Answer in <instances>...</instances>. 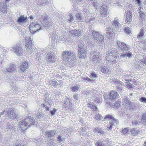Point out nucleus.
Masks as SVG:
<instances>
[{
  "instance_id": "nucleus-1",
  "label": "nucleus",
  "mask_w": 146,
  "mask_h": 146,
  "mask_svg": "<svg viewBox=\"0 0 146 146\" xmlns=\"http://www.w3.org/2000/svg\"><path fill=\"white\" fill-rule=\"evenodd\" d=\"M118 54L115 50H110L107 52L106 58V63L109 64L113 65L117 62L116 59Z\"/></svg>"
},
{
  "instance_id": "nucleus-2",
  "label": "nucleus",
  "mask_w": 146,
  "mask_h": 146,
  "mask_svg": "<svg viewBox=\"0 0 146 146\" xmlns=\"http://www.w3.org/2000/svg\"><path fill=\"white\" fill-rule=\"evenodd\" d=\"M37 121H35V120L33 117L31 116L28 117L23 120H22L19 122L20 127L22 128V129H26L27 128L25 129H23V126L28 127L30 126H32L33 125H36L37 124ZM24 131V130H23Z\"/></svg>"
},
{
  "instance_id": "nucleus-3",
  "label": "nucleus",
  "mask_w": 146,
  "mask_h": 146,
  "mask_svg": "<svg viewBox=\"0 0 146 146\" xmlns=\"http://www.w3.org/2000/svg\"><path fill=\"white\" fill-rule=\"evenodd\" d=\"M62 60L66 62H70L74 60L76 56L71 51H65L62 54Z\"/></svg>"
},
{
  "instance_id": "nucleus-4",
  "label": "nucleus",
  "mask_w": 146,
  "mask_h": 146,
  "mask_svg": "<svg viewBox=\"0 0 146 146\" xmlns=\"http://www.w3.org/2000/svg\"><path fill=\"white\" fill-rule=\"evenodd\" d=\"M83 42L81 40L77 43V50L78 55L80 58H84L86 55L87 52L84 48Z\"/></svg>"
},
{
  "instance_id": "nucleus-5",
  "label": "nucleus",
  "mask_w": 146,
  "mask_h": 146,
  "mask_svg": "<svg viewBox=\"0 0 146 146\" xmlns=\"http://www.w3.org/2000/svg\"><path fill=\"white\" fill-rule=\"evenodd\" d=\"M42 27L37 22H33L29 26V30L31 33L34 34L38 30L41 29Z\"/></svg>"
},
{
  "instance_id": "nucleus-6",
  "label": "nucleus",
  "mask_w": 146,
  "mask_h": 146,
  "mask_svg": "<svg viewBox=\"0 0 146 146\" xmlns=\"http://www.w3.org/2000/svg\"><path fill=\"white\" fill-rule=\"evenodd\" d=\"M6 112L7 116L9 119H17L18 116V114L17 113H14L13 115L14 116L10 115L11 113H14V110L12 108H8L6 110Z\"/></svg>"
},
{
  "instance_id": "nucleus-7",
  "label": "nucleus",
  "mask_w": 146,
  "mask_h": 146,
  "mask_svg": "<svg viewBox=\"0 0 146 146\" xmlns=\"http://www.w3.org/2000/svg\"><path fill=\"white\" fill-rule=\"evenodd\" d=\"M92 35L94 39L98 42L102 43L104 41V36L102 34L98 32L93 31L92 33Z\"/></svg>"
},
{
  "instance_id": "nucleus-8",
  "label": "nucleus",
  "mask_w": 146,
  "mask_h": 146,
  "mask_svg": "<svg viewBox=\"0 0 146 146\" xmlns=\"http://www.w3.org/2000/svg\"><path fill=\"white\" fill-rule=\"evenodd\" d=\"M25 46L26 48L29 49V50L31 52L30 53H31L33 51V49H32V47L33 44L31 40V38L30 37H27L25 38Z\"/></svg>"
},
{
  "instance_id": "nucleus-9",
  "label": "nucleus",
  "mask_w": 146,
  "mask_h": 146,
  "mask_svg": "<svg viewBox=\"0 0 146 146\" xmlns=\"http://www.w3.org/2000/svg\"><path fill=\"white\" fill-rule=\"evenodd\" d=\"M118 96V94L117 92L112 91L110 93L108 100L109 102H116Z\"/></svg>"
},
{
  "instance_id": "nucleus-10",
  "label": "nucleus",
  "mask_w": 146,
  "mask_h": 146,
  "mask_svg": "<svg viewBox=\"0 0 146 146\" xmlns=\"http://www.w3.org/2000/svg\"><path fill=\"white\" fill-rule=\"evenodd\" d=\"M100 13L103 16L105 17L108 13V7L106 4H103L100 6Z\"/></svg>"
},
{
  "instance_id": "nucleus-11",
  "label": "nucleus",
  "mask_w": 146,
  "mask_h": 146,
  "mask_svg": "<svg viewBox=\"0 0 146 146\" xmlns=\"http://www.w3.org/2000/svg\"><path fill=\"white\" fill-rule=\"evenodd\" d=\"M126 16L125 17V23L129 24L132 20V13L131 10H128L126 11Z\"/></svg>"
},
{
  "instance_id": "nucleus-12",
  "label": "nucleus",
  "mask_w": 146,
  "mask_h": 146,
  "mask_svg": "<svg viewBox=\"0 0 146 146\" xmlns=\"http://www.w3.org/2000/svg\"><path fill=\"white\" fill-rule=\"evenodd\" d=\"M117 45L118 48L123 51L127 50L129 49L128 47L124 43L117 40Z\"/></svg>"
},
{
  "instance_id": "nucleus-13",
  "label": "nucleus",
  "mask_w": 146,
  "mask_h": 146,
  "mask_svg": "<svg viewBox=\"0 0 146 146\" xmlns=\"http://www.w3.org/2000/svg\"><path fill=\"white\" fill-rule=\"evenodd\" d=\"M55 55L52 53L50 52L46 55V60L49 62L54 61L55 59Z\"/></svg>"
},
{
  "instance_id": "nucleus-14",
  "label": "nucleus",
  "mask_w": 146,
  "mask_h": 146,
  "mask_svg": "<svg viewBox=\"0 0 146 146\" xmlns=\"http://www.w3.org/2000/svg\"><path fill=\"white\" fill-rule=\"evenodd\" d=\"M43 19L42 23L43 24V26L44 27H48L50 25V22L49 21L48 17L47 15H44L42 16Z\"/></svg>"
},
{
  "instance_id": "nucleus-15",
  "label": "nucleus",
  "mask_w": 146,
  "mask_h": 146,
  "mask_svg": "<svg viewBox=\"0 0 146 146\" xmlns=\"http://www.w3.org/2000/svg\"><path fill=\"white\" fill-rule=\"evenodd\" d=\"M114 33L113 30L110 28H108L106 30V36L110 39L113 38Z\"/></svg>"
},
{
  "instance_id": "nucleus-16",
  "label": "nucleus",
  "mask_w": 146,
  "mask_h": 146,
  "mask_svg": "<svg viewBox=\"0 0 146 146\" xmlns=\"http://www.w3.org/2000/svg\"><path fill=\"white\" fill-rule=\"evenodd\" d=\"M114 82L117 84V90L119 92H121L123 90V89L122 86L123 85V83L119 80H115L114 81Z\"/></svg>"
},
{
  "instance_id": "nucleus-17",
  "label": "nucleus",
  "mask_w": 146,
  "mask_h": 146,
  "mask_svg": "<svg viewBox=\"0 0 146 146\" xmlns=\"http://www.w3.org/2000/svg\"><path fill=\"white\" fill-rule=\"evenodd\" d=\"M13 50L18 55H20L23 51L22 47L20 46H17L13 48Z\"/></svg>"
},
{
  "instance_id": "nucleus-18",
  "label": "nucleus",
  "mask_w": 146,
  "mask_h": 146,
  "mask_svg": "<svg viewBox=\"0 0 146 146\" xmlns=\"http://www.w3.org/2000/svg\"><path fill=\"white\" fill-rule=\"evenodd\" d=\"M27 17H25L24 15H21L18 18L17 20V22L20 25H21L25 23L27 21Z\"/></svg>"
},
{
  "instance_id": "nucleus-19",
  "label": "nucleus",
  "mask_w": 146,
  "mask_h": 146,
  "mask_svg": "<svg viewBox=\"0 0 146 146\" xmlns=\"http://www.w3.org/2000/svg\"><path fill=\"white\" fill-rule=\"evenodd\" d=\"M28 67V62L24 61L23 62L21 65H20V69L23 72H24L25 70L27 69Z\"/></svg>"
},
{
  "instance_id": "nucleus-20",
  "label": "nucleus",
  "mask_w": 146,
  "mask_h": 146,
  "mask_svg": "<svg viewBox=\"0 0 146 146\" xmlns=\"http://www.w3.org/2000/svg\"><path fill=\"white\" fill-rule=\"evenodd\" d=\"M80 29H74L70 30L69 31V32L72 35L79 36L80 35Z\"/></svg>"
},
{
  "instance_id": "nucleus-21",
  "label": "nucleus",
  "mask_w": 146,
  "mask_h": 146,
  "mask_svg": "<svg viewBox=\"0 0 146 146\" xmlns=\"http://www.w3.org/2000/svg\"><path fill=\"white\" fill-rule=\"evenodd\" d=\"M17 69L16 65L14 64L11 65L7 69V70L9 72H13L15 71Z\"/></svg>"
},
{
  "instance_id": "nucleus-22",
  "label": "nucleus",
  "mask_w": 146,
  "mask_h": 146,
  "mask_svg": "<svg viewBox=\"0 0 146 146\" xmlns=\"http://www.w3.org/2000/svg\"><path fill=\"white\" fill-rule=\"evenodd\" d=\"M110 119V120H113L115 121V123L117 124L119 123V121L118 119H115L111 115L108 114L106 115L104 118V119Z\"/></svg>"
},
{
  "instance_id": "nucleus-23",
  "label": "nucleus",
  "mask_w": 146,
  "mask_h": 146,
  "mask_svg": "<svg viewBox=\"0 0 146 146\" xmlns=\"http://www.w3.org/2000/svg\"><path fill=\"white\" fill-rule=\"evenodd\" d=\"M90 59L91 60L95 62L96 64L100 63V57H99L98 55L95 56L94 57Z\"/></svg>"
},
{
  "instance_id": "nucleus-24",
  "label": "nucleus",
  "mask_w": 146,
  "mask_h": 146,
  "mask_svg": "<svg viewBox=\"0 0 146 146\" xmlns=\"http://www.w3.org/2000/svg\"><path fill=\"white\" fill-rule=\"evenodd\" d=\"M123 100L125 103V106L128 108L130 105L131 102L130 101L129 98L125 97L123 98Z\"/></svg>"
},
{
  "instance_id": "nucleus-25",
  "label": "nucleus",
  "mask_w": 146,
  "mask_h": 146,
  "mask_svg": "<svg viewBox=\"0 0 146 146\" xmlns=\"http://www.w3.org/2000/svg\"><path fill=\"white\" fill-rule=\"evenodd\" d=\"M70 100L68 98L66 99L64 103V107L66 108L70 107L71 104L70 102Z\"/></svg>"
},
{
  "instance_id": "nucleus-26",
  "label": "nucleus",
  "mask_w": 146,
  "mask_h": 146,
  "mask_svg": "<svg viewBox=\"0 0 146 146\" xmlns=\"http://www.w3.org/2000/svg\"><path fill=\"white\" fill-rule=\"evenodd\" d=\"M56 131L54 130H51L50 131L46 132V136H47L49 137H53L54 135L56 133Z\"/></svg>"
},
{
  "instance_id": "nucleus-27",
  "label": "nucleus",
  "mask_w": 146,
  "mask_h": 146,
  "mask_svg": "<svg viewBox=\"0 0 146 146\" xmlns=\"http://www.w3.org/2000/svg\"><path fill=\"white\" fill-rule=\"evenodd\" d=\"M3 5H4L5 6H0V11L3 13H6L7 5H6V3H3Z\"/></svg>"
},
{
  "instance_id": "nucleus-28",
  "label": "nucleus",
  "mask_w": 146,
  "mask_h": 146,
  "mask_svg": "<svg viewBox=\"0 0 146 146\" xmlns=\"http://www.w3.org/2000/svg\"><path fill=\"white\" fill-rule=\"evenodd\" d=\"M48 83L49 84L52 86H57L58 85V83L57 81L54 79L49 81Z\"/></svg>"
},
{
  "instance_id": "nucleus-29",
  "label": "nucleus",
  "mask_w": 146,
  "mask_h": 146,
  "mask_svg": "<svg viewBox=\"0 0 146 146\" xmlns=\"http://www.w3.org/2000/svg\"><path fill=\"white\" fill-rule=\"evenodd\" d=\"M94 131L96 133H100V134H104V131L102 130L101 129L98 127H96L94 129Z\"/></svg>"
},
{
  "instance_id": "nucleus-30",
  "label": "nucleus",
  "mask_w": 146,
  "mask_h": 146,
  "mask_svg": "<svg viewBox=\"0 0 146 146\" xmlns=\"http://www.w3.org/2000/svg\"><path fill=\"white\" fill-rule=\"evenodd\" d=\"M101 71L104 73H108L109 69L106 66H101Z\"/></svg>"
},
{
  "instance_id": "nucleus-31",
  "label": "nucleus",
  "mask_w": 146,
  "mask_h": 146,
  "mask_svg": "<svg viewBox=\"0 0 146 146\" xmlns=\"http://www.w3.org/2000/svg\"><path fill=\"white\" fill-rule=\"evenodd\" d=\"M122 57H131L132 56V54L131 53L128 52L126 53H122L121 54V56Z\"/></svg>"
},
{
  "instance_id": "nucleus-32",
  "label": "nucleus",
  "mask_w": 146,
  "mask_h": 146,
  "mask_svg": "<svg viewBox=\"0 0 146 146\" xmlns=\"http://www.w3.org/2000/svg\"><path fill=\"white\" fill-rule=\"evenodd\" d=\"M36 115L37 118L39 119H41L43 118L44 115L43 113L40 111L38 112L37 113Z\"/></svg>"
},
{
  "instance_id": "nucleus-33",
  "label": "nucleus",
  "mask_w": 146,
  "mask_h": 146,
  "mask_svg": "<svg viewBox=\"0 0 146 146\" xmlns=\"http://www.w3.org/2000/svg\"><path fill=\"white\" fill-rule=\"evenodd\" d=\"M15 129V127L13 124H8L7 125V130L13 131Z\"/></svg>"
},
{
  "instance_id": "nucleus-34",
  "label": "nucleus",
  "mask_w": 146,
  "mask_h": 146,
  "mask_svg": "<svg viewBox=\"0 0 146 146\" xmlns=\"http://www.w3.org/2000/svg\"><path fill=\"white\" fill-rule=\"evenodd\" d=\"M115 102H111L110 103H111L113 108H118L120 105V102H118L117 103L115 104Z\"/></svg>"
},
{
  "instance_id": "nucleus-35",
  "label": "nucleus",
  "mask_w": 146,
  "mask_h": 146,
  "mask_svg": "<svg viewBox=\"0 0 146 146\" xmlns=\"http://www.w3.org/2000/svg\"><path fill=\"white\" fill-rule=\"evenodd\" d=\"M139 131L135 128H133L131 130V133L133 135H135L137 134Z\"/></svg>"
},
{
  "instance_id": "nucleus-36",
  "label": "nucleus",
  "mask_w": 146,
  "mask_h": 146,
  "mask_svg": "<svg viewBox=\"0 0 146 146\" xmlns=\"http://www.w3.org/2000/svg\"><path fill=\"white\" fill-rule=\"evenodd\" d=\"M47 0H36V3L38 5L45 4L47 2Z\"/></svg>"
},
{
  "instance_id": "nucleus-37",
  "label": "nucleus",
  "mask_w": 146,
  "mask_h": 146,
  "mask_svg": "<svg viewBox=\"0 0 146 146\" xmlns=\"http://www.w3.org/2000/svg\"><path fill=\"white\" fill-rule=\"evenodd\" d=\"M114 122H115L113 120H110L109 124L107 126V127L109 129V130L112 129V126L114 125Z\"/></svg>"
},
{
  "instance_id": "nucleus-38",
  "label": "nucleus",
  "mask_w": 146,
  "mask_h": 146,
  "mask_svg": "<svg viewBox=\"0 0 146 146\" xmlns=\"http://www.w3.org/2000/svg\"><path fill=\"white\" fill-rule=\"evenodd\" d=\"M96 146H105L102 141H96L95 142Z\"/></svg>"
},
{
  "instance_id": "nucleus-39",
  "label": "nucleus",
  "mask_w": 146,
  "mask_h": 146,
  "mask_svg": "<svg viewBox=\"0 0 146 146\" xmlns=\"http://www.w3.org/2000/svg\"><path fill=\"white\" fill-rule=\"evenodd\" d=\"M89 106L94 110H96L97 108V106L93 103L90 102V103H89Z\"/></svg>"
},
{
  "instance_id": "nucleus-40",
  "label": "nucleus",
  "mask_w": 146,
  "mask_h": 146,
  "mask_svg": "<svg viewBox=\"0 0 146 146\" xmlns=\"http://www.w3.org/2000/svg\"><path fill=\"white\" fill-rule=\"evenodd\" d=\"M145 31L143 29H141L140 31V32L138 35V36L139 38L143 37V36H144V33Z\"/></svg>"
},
{
  "instance_id": "nucleus-41",
  "label": "nucleus",
  "mask_w": 146,
  "mask_h": 146,
  "mask_svg": "<svg viewBox=\"0 0 146 146\" xmlns=\"http://www.w3.org/2000/svg\"><path fill=\"white\" fill-rule=\"evenodd\" d=\"M84 92H85V94L89 96L90 95L91 96H92L94 95L93 90L86 91Z\"/></svg>"
},
{
  "instance_id": "nucleus-42",
  "label": "nucleus",
  "mask_w": 146,
  "mask_h": 146,
  "mask_svg": "<svg viewBox=\"0 0 146 146\" xmlns=\"http://www.w3.org/2000/svg\"><path fill=\"white\" fill-rule=\"evenodd\" d=\"M124 32L127 35H129L131 33L130 28L128 27H125L124 30Z\"/></svg>"
},
{
  "instance_id": "nucleus-43",
  "label": "nucleus",
  "mask_w": 146,
  "mask_h": 146,
  "mask_svg": "<svg viewBox=\"0 0 146 146\" xmlns=\"http://www.w3.org/2000/svg\"><path fill=\"white\" fill-rule=\"evenodd\" d=\"M68 16L69 18L67 19V20L70 23L72 22L73 20H74L73 18V16H72V14H70Z\"/></svg>"
},
{
  "instance_id": "nucleus-44",
  "label": "nucleus",
  "mask_w": 146,
  "mask_h": 146,
  "mask_svg": "<svg viewBox=\"0 0 146 146\" xmlns=\"http://www.w3.org/2000/svg\"><path fill=\"white\" fill-rule=\"evenodd\" d=\"M82 80H87L89 82H91L92 83L93 82L94 80H91L88 77H86L85 78H82Z\"/></svg>"
},
{
  "instance_id": "nucleus-45",
  "label": "nucleus",
  "mask_w": 146,
  "mask_h": 146,
  "mask_svg": "<svg viewBox=\"0 0 146 146\" xmlns=\"http://www.w3.org/2000/svg\"><path fill=\"white\" fill-rule=\"evenodd\" d=\"M139 13L140 17L141 19V20H142V19H144L145 15L143 12L141 11H140Z\"/></svg>"
},
{
  "instance_id": "nucleus-46",
  "label": "nucleus",
  "mask_w": 146,
  "mask_h": 146,
  "mask_svg": "<svg viewBox=\"0 0 146 146\" xmlns=\"http://www.w3.org/2000/svg\"><path fill=\"white\" fill-rule=\"evenodd\" d=\"M95 118L97 120H100L102 118V117L101 115L98 114L95 115Z\"/></svg>"
},
{
  "instance_id": "nucleus-47",
  "label": "nucleus",
  "mask_w": 146,
  "mask_h": 146,
  "mask_svg": "<svg viewBox=\"0 0 146 146\" xmlns=\"http://www.w3.org/2000/svg\"><path fill=\"white\" fill-rule=\"evenodd\" d=\"M96 52L95 51H92L90 53V59H91L92 58L94 57L95 56H97V55H96Z\"/></svg>"
},
{
  "instance_id": "nucleus-48",
  "label": "nucleus",
  "mask_w": 146,
  "mask_h": 146,
  "mask_svg": "<svg viewBox=\"0 0 146 146\" xmlns=\"http://www.w3.org/2000/svg\"><path fill=\"white\" fill-rule=\"evenodd\" d=\"M57 141L59 142H63L64 141V138H62V136L60 135H58L57 137Z\"/></svg>"
},
{
  "instance_id": "nucleus-49",
  "label": "nucleus",
  "mask_w": 146,
  "mask_h": 146,
  "mask_svg": "<svg viewBox=\"0 0 146 146\" xmlns=\"http://www.w3.org/2000/svg\"><path fill=\"white\" fill-rule=\"evenodd\" d=\"M76 18L77 19V20L80 21L82 19V16L78 13H77L76 14Z\"/></svg>"
},
{
  "instance_id": "nucleus-50",
  "label": "nucleus",
  "mask_w": 146,
  "mask_h": 146,
  "mask_svg": "<svg viewBox=\"0 0 146 146\" xmlns=\"http://www.w3.org/2000/svg\"><path fill=\"white\" fill-rule=\"evenodd\" d=\"M137 105L136 104L131 102L130 105L128 108H135L136 107Z\"/></svg>"
},
{
  "instance_id": "nucleus-51",
  "label": "nucleus",
  "mask_w": 146,
  "mask_h": 146,
  "mask_svg": "<svg viewBox=\"0 0 146 146\" xmlns=\"http://www.w3.org/2000/svg\"><path fill=\"white\" fill-rule=\"evenodd\" d=\"M98 3L95 2H94L93 3H92V5L93 6L95 7L96 9H97L98 8Z\"/></svg>"
},
{
  "instance_id": "nucleus-52",
  "label": "nucleus",
  "mask_w": 146,
  "mask_h": 146,
  "mask_svg": "<svg viewBox=\"0 0 146 146\" xmlns=\"http://www.w3.org/2000/svg\"><path fill=\"white\" fill-rule=\"evenodd\" d=\"M71 89L73 91H75L78 90L79 89V87L77 86H73L72 87Z\"/></svg>"
},
{
  "instance_id": "nucleus-53",
  "label": "nucleus",
  "mask_w": 146,
  "mask_h": 146,
  "mask_svg": "<svg viewBox=\"0 0 146 146\" xmlns=\"http://www.w3.org/2000/svg\"><path fill=\"white\" fill-rule=\"evenodd\" d=\"M91 77L94 78H96L97 77V74L94 72H92L91 74Z\"/></svg>"
},
{
  "instance_id": "nucleus-54",
  "label": "nucleus",
  "mask_w": 146,
  "mask_h": 146,
  "mask_svg": "<svg viewBox=\"0 0 146 146\" xmlns=\"http://www.w3.org/2000/svg\"><path fill=\"white\" fill-rule=\"evenodd\" d=\"M140 100L142 102L146 103V98L141 97L140 98Z\"/></svg>"
},
{
  "instance_id": "nucleus-55",
  "label": "nucleus",
  "mask_w": 146,
  "mask_h": 146,
  "mask_svg": "<svg viewBox=\"0 0 146 146\" xmlns=\"http://www.w3.org/2000/svg\"><path fill=\"white\" fill-rule=\"evenodd\" d=\"M56 110L54 109L50 111V112L52 115H53L55 114V112Z\"/></svg>"
},
{
  "instance_id": "nucleus-56",
  "label": "nucleus",
  "mask_w": 146,
  "mask_h": 146,
  "mask_svg": "<svg viewBox=\"0 0 146 146\" xmlns=\"http://www.w3.org/2000/svg\"><path fill=\"white\" fill-rule=\"evenodd\" d=\"M126 86L128 88H131L133 87V85L131 84H128L126 85Z\"/></svg>"
},
{
  "instance_id": "nucleus-57",
  "label": "nucleus",
  "mask_w": 146,
  "mask_h": 146,
  "mask_svg": "<svg viewBox=\"0 0 146 146\" xmlns=\"http://www.w3.org/2000/svg\"><path fill=\"white\" fill-rule=\"evenodd\" d=\"M145 119H146V113H144L142 115L141 120L144 121Z\"/></svg>"
},
{
  "instance_id": "nucleus-58",
  "label": "nucleus",
  "mask_w": 146,
  "mask_h": 146,
  "mask_svg": "<svg viewBox=\"0 0 146 146\" xmlns=\"http://www.w3.org/2000/svg\"><path fill=\"white\" fill-rule=\"evenodd\" d=\"M118 22L116 21L115 19H114V21L113 23V24L115 26H118Z\"/></svg>"
},
{
  "instance_id": "nucleus-59",
  "label": "nucleus",
  "mask_w": 146,
  "mask_h": 146,
  "mask_svg": "<svg viewBox=\"0 0 146 146\" xmlns=\"http://www.w3.org/2000/svg\"><path fill=\"white\" fill-rule=\"evenodd\" d=\"M138 123V121L136 119H135L132 121V124L134 125H137Z\"/></svg>"
},
{
  "instance_id": "nucleus-60",
  "label": "nucleus",
  "mask_w": 146,
  "mask_h": 146,
  "mask_svg": "<svg viewBox=\"0 0 146 146\" xmlns=\"http://www.w3.org/2000/svg\"><path fill=\"white\" fill-rule=\"evenodd\" d=\"M128 129L127 128H124V129L122 130V132L125 134L127 133L128 132Z\"/></svg>"
},
{
  "instance_id": "nucleus-61",
  "label": "nucleus",
  "mask_w": 146,
  "mask_h": 146,
  "mask_svg": "<svg viewBox=\"0 0 146 146\" xmlns=\"http://www.w3.org/2000/svg\"><path fill=\"white\" fill-rule=\"evenodd\" d=\"M73 98L76 100H78V95L77 94H74L73 96Z\"/></svg>"
},
{
  "instance_id": "nucleus-62",
  "label": "nucleus",
  "mask_w": 146,
  "mask_h": 146,
  "mask_svg": "<svg viewBox=\"0 0 146 146\" xmlns=\"http://www.w3.org/2000/svg\"><path fill=\"white\" fill-rule=\"evenodd\" d=\"M142 60V62L146 65V56L144 57Z\"/></svg>"
},
{
  "instance_id": "nucleus-63",
  "label": "nucleus",
  "mask_w": 146,
  "mask_h": 146,
  "mask_svg": "<svg viewBox=\"0 0 146 146\" xmlns=\"http://www.w3.org/2000/svg\"><path fill=\"white\" fill-rule=\"evenodd\" d=\"M135 1L137 3L138 5H140L141 4V0H135Z\"/></svg>"
},
{
  "instance_id": "nucleus-64",
  "label": "nucleus",
  "mask_w": 146,
  "mask_h": 146,
  "mask_svg": "<svg viewBox=\"0 0 146 146\" xmlns=\"http://www.w3.org/2000/svg\"><path fill=\"white\" fill-rule=\"evenodd\" d=\"M141 122L142 124L145 125L146 126V119L144 121L143 120H141Z\"/></svg>"
}]
</instances>
